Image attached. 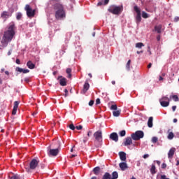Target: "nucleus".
I'll return each instance as SVG.
<instances>
[{
  "label": "nucleus",
  "mask_w": 179,
  "mask_h": 179,
  "mask_svg": "<svg viewBox=\"0 0 179 179\" xmlns=\"http://www.w3.org/2000/svg\"><path fill=\"white\" fill-rule=\"evenodd\" d=\"M27 66L29 69H34V68H36V65L34 64H33V62L31 61H28L27 62Z\"/></svg>",
  "instance_id": "aec40b11"
},
{
  "label": "nucleus",
  "mask_w": 179,
  "mask_h": 179,
  "mask_svg": "<svg viewBox=\"0 0 179 179\" xmlns=\"http://www.w3.org/2000/svg\"><path fill=\"white\" fill-rule=\"evenodd\" d=\"M15 71H16V72H20V73H23V69H22L20 67H16Z\"/></svg>",
  "instance_id": "c9c22d12"
},
{
  "label": "nucleus",
  "mask_w": 179,
  "mask_h": 179,
  "mask_svg": "<svg viewBox=\"0 0 179 179\" xmlns=\"http://www.w3.org/2000/svg\"><path fill=\"white\" fill-rule=\"evenodd\" d=\"M130 65H131V59L128 60L127 64H126V68L128 71L130 69Z\"/></svg>",
  "instance_id": "72a5a7b5"
},
{
  "label": "nucleus",
  "mask_w": 179,
  "mask_h": 179,
  "mask_svg": "<svg viewBox=\"0 0 179 179\" xmlns=\"http://www.w3.org/2000/svg\"><path fill=\"white\" fill-rule=\"evenodd\" d=\"M162 107H169L170 105V99L167 96H163L159 99Z\"/></svg>",
  "instance_id": "6e6552de"
},
{
  "label": "nucleus",
  "mask_w": 179,
  "mask_h": 179,
  "mask_svg": "<svg viewBox=\"0 0 179 179\" xmlns=\"http://www.w3.org/2000/svg\"><path fill=\"white\" fill-rule=\"evenodd\" d=\"M110 0H104V5H108Z\"/></svg>",
  "instance_id": "603ef678"
},
{
  "label": "nucleus",
  "mask_w": 179,
  "mask_h": 179,
  "mask_svg": "<svg viewBox=\"0 0 179 179\" xmlns=\"http://www.w3.org/2000/svg\"><path fill=\"white\" fill-rule=\"evenodd\" d=\"M159 80L160 81V80H163V77L162 76H159Z\"/></svg>",
  "instance_id": "052dcab7"
},
{
  "label": "nucleus",
  "mask_w": 179,
  "mask_h": 179,
  "mask_svg": "<svg viewBox=\"0 0 179 179\" xmlns=\"http://www.w3.org/2000/svg\"><path fill=\"white\" fill-rule=\"evenodd\" d=\"M119 167L122 170V171H125L127 169H128V164H127V162H122L119 164Z\"/></svg>",
  "instance_id": "dca6fc26"
},
{
  "label": "nucleus",
  "mask_w": 179,
  "mask_h": 179,
  "mask_svg": "<svg viewBox=\"0 0 179 179\" xmlns=\"http://www.w3.org/2000/svg\"><path fill=\"white\" fill-rule=\"evenodd\" d=\"M177 121H178V120H177V119H176V118H175V119H173V122H175V123H176V122H177Z\"/></svg>",
  "instance_id": "338daca9"
},
{
  "label": "nucleus",
  "mask_w": 179,
  "mask_h": 179,
  "mask_svg": "<svg viewBox=\"0 0 179 179\" xmlns=\"http://www.w3.org/2000/svg\"><path fill=\"white\" fill-rule=\"evenodd\" d=\"M118 178V172L114 171L112 173V178L110 179H117Z\"/></svg>",
  "instance_id": "c85d7f7f"
},
{
  "label": "nucleus",
  "mask_w": 179,
  "mask_h": 179,
  "mask_svg": "<svg viewBox=\"0 0 179 179\" xmlns=\"http://www.w3.org/2000/svg\"><path fill=\"white\" fill-rule=\"evenodd\" d=\"M24 10L27 13V17H29V19H32V17H34V16H36V9L31 8L30 5H25Z\"/></svg>",
  "instance_id": "39448f33"
},
{
  "label": "nucleus",
  "mask_w": 179,
  "mask_h": 179,
  "mask_svg": "<svg viewBox=\"0 0 179 179\" xmlns=\"http://www.w3.org/2000/svg\"><path fill=\"white\" fill-rule=\"evenodd\" d=\"M179 21V17H175L174 22H178Z\"/></svg>",
  "instance_id": "864d4df0"
},
{
  "label": "nucleus",
  "mask_w": 179,
  "mask_h": 179,
  "mask_svg": "<svg viewBox=\"0 0 179 179\" xmlns=\"http://www.w3.org/2000/svg\"><path fill=\"white\" fill-rule=\"evenodd\" d=\"M29 72H30V70H29V69H23V70H22V73H29Z\"/></svg>",
  "instance_id": "a19ab883"
},
{
  "label": "nucleus",
  "mask_w": 179,
  "mask_h": 179,
  "mask_svg": "<svg viewBox=\"0 0 179 179\" xmlns=\"http://www.w3.org/2000/svg\"><path fill=\"white\" fill-rule=\"evenodd\" d=\"M142 47H145V45L143 43H137L136 44V48H142Z\"/></svg>",
  "instance_id": "c756f323"
},
{
  "label": "nucleus",
  "mask_w": 179,
  "mask_h": 179,
  "mask_svg": "<svg viewBox=\"0 0 179 179\" xmlns=\"http://www.w3.org/2000/svg\"><path fill=\"white\" fill-rule=\"evenodd\" d=\"M76 129H78V131H80V129H82L83 127L82 125H79V126H76Z\"/></svg>",
  "instance_id": "79ce46f5"
},
{
  "label": "nucleus",
  "mask_w": 179,
  "mask_h": 179,
  "mask_svg": "<svg viewBox=\"0 0 179 179\" xmlns=\"http://www.w3.org/2000/svg\"><path fill=\"white\" fill-rule=\"evenodd\" d=\"M88 141H89V137L85 136L83 138V143H86V142H87Z\"/></svg>",
  "instance_id": "4c0bfd02"
},
{
  "label": "nucleus",
  "mask_w": 179,
  "mask_h": 179,
  "mask_svg": "<svg viewBox=\"0 0 179 179\" xmlns=\"http://www.w3.org/2000/svg\"><path fill=\"white\" fill-rule=\"evenodd\" d=\"M23 15H22V13H17L16 15L17 20H20L22 17Z\"/></svg>",
  "instance_id": "2f4dec72"
},
{
  "label": "nucleus",
  "mask_w": 179,
  "mask_h": 179,
  "mask_svg": "<svg viewBox=\"0 0 179 179\" xmlns=\"http://www.w3.org/2000/svg\"><path fill=\"white\" fill-rule=\"evenodd\" d=\"M94 137L95 138V141L99 142V143H101L103 142V132L101 130H99L94 134Z\"/></svg>",
  "instance_id": "0eeeda50"
},
{
  "label": "nucleus",
  "mask_w": 179,
  "mask_h": 179,
  "mask_svg": "<svg viewBox=\"0 0 179 179\" xmlns=\"http://www.w3.org/2000/svg\"><path fill=\"white\" fill-rule=\"evenodd\" d=\"M90 87V85L89 84V83L85 82L83 85V89L81 93H83V94H85L86 93V92H87V90H89Z\"/></svg>",
  "instance_id": "4468645a"
},
{
  "label": "nucleus",
  "mask_w": 179,
  "mask_h": 179,
  "mask_svg": "<svg viewBox=\"0 0 179 179\" xmlns=\"http://www.w3.org/2000/svg\"><path fill=\"white\" fill-rule=\"evenodd\" d=\"M101 5H103V3L101 1H99L98 3H97V6H101Z\"/></svg>",
  "instance_id": "5fc2aeb1"
},
{
  "label": "nucleus",
  "mask_w": 179,
  "mask_h": 179,
  "mask_svg": "<svg viewBox=\"0 0 179 179\" xmlns=\"http://www.w3.org/2000/svg\"><path fill=\"white\" fill-rule=\"evenodd\" d=\"M157 41H160V35H158L157 36Z\"/></svg>",
  "instance_id": "6e6d98bb"
},
{
  "label": "nucleus",
  "mask_w": 179,
  "mask_h": 179,
  "mask_svg": "<svg viewBox=\"0 0 179 179\" xmlns=\"http://www.w3.org/2000/svg\"><path fill=\"white\" fill-rule=\"evenodd\" d=\"M38 163H40V160L33 159L29 163L30 170H36L38 166Z\"/></svg>",
  "instance_id": "9b49d317"
},
{
  "label": "nucleus",
  "mask_w": 179,
  "mask_h": 179,
  "mask_svg": "<svg viewBox=\"0 0 179 179\" xmlns=\"http://www.w3.org/2000/svg\"><path fill=\"white\" fill-rule=\"evenodd\" d=\"M110 110H113V117H120L121 115V110L120 109L118 110V107L117 106V104H113L110 106Z\"/></svg>",
  "instance_id": "9d476101"
},
{
  "label": "nucleus",
  "mask_w": 179,
  "mask_h": 179,
  "mask_svg": "<svg viewBox=\"0 0 179 179\" xmlns=\"http://www.w3.org/2000/svg\"><path fill=\"white\" fill-rule=\"evenodd\" d=\"M134 9L136 13V22L137 23V24H139V23H141V21L142 20V17L141 16V9L138 8L137 6H135L134 7Z\"/></svg>",
  "instance_id": "1a4fd4ad"
},
{
  "label": "nucleus",
  "mask_w": 179,
  "mask_h": 179,
  "mask_svg": "<svg viewBox=\"0 0 179 179\" xmlns=\"http://www.w3.org/2000/svg\"><path fill=\"white\" fill-rule=\"evenodd\" d=\"M20 178L19 177L18 175H14L10 179H20Z\"/></svg>",
  "instance_id": "ea45409f"
},
{
  "label": "nucleus",
  "mask_w": 179,
  "mask_h": 179,
  "mask_svg": "<svg viewBox=\"0 0 179 179\" xmlns=\"http://www.w3.org/2000/svg\"><path fill=\"white\" fill-rule=\"evenodd\" d=\"M15 30H16L15 23H10L8 27V29L4 31V34L1 40V44L3 47H8V44L12 41L13 36L15 34Z\"/></svg>",
  "instance_id": "f257e3e1"
},
{
  "label": "nucleus",
  "mask_w": 179,
  "mask_h": 179,
  "mask_svg": "<svg viewBox=\"0 0 179 179\" xmlns=\"http://www.w3.org/2000/svg\"><path fill=\"white\" fill-rule=\"evenodd\" d=\"M66 73L68 74V78L69 79H71V78H72V69H71L70 68L66 69Z\"/></svg>",
  "instance_id": "cd10ccee"
},
{
  "label": "nucleus",
  "mask_w": 179,
  "mask_h": 179,
  "mask_svg": "<svg viewBox=\"0 0 179 179\" xmlns=\"http://www.w3.org/2000/svg\"><path fill=\"white\" fill-rule=\"evenodd\" d=\"M119 156L122 162H125L127 160V153H125L124 152H120Z\"/></svg>",
  "instance_id": "6ab92c4d"
},
{
  "label": "nucleus",
  "mask_w": 179,
  "mask_h": 179,
  "mask_svg": "<svg viewBox=\"0 0 179 179\" xmlns=\"http://www.w3.org/2000/svg\"><path fill=\"white\" fill-rule=\"evenodd\" d=\"M176 166H179V160H177Z\"/></svg>",
  "instance_id": "69168bd1"
},
{
  "label": "nucleus",
  "mask_w": 179,
  "mask_h": 179,
  "mask_svg": "<svg viewBox=\"0 0 179 179\" xmlns=\"http://www.w3.org/2000/svg\"><path fill=\"white\" fill-rule=\"evenodd\" d=\"M51 5H52L54 10H55V17L57 20L64 19L65 17V10L64 6L61 3V0H50Z\"/></svg>",
  "instance_id": "f03ea898"
},
{
  "label": "nucleus",
  "mask_w": 179,
  "mask_h": 179,
  "mask_svg": "<svg viewBox=\"0 0 179 179\" xmlns=\"http://www.w3.org/2000/svg\"><path fill=\"white\" fill-rule=\"evenodd\" d=\"M102 179H111V175L110 173L106 172L103 176Z\"/></svg>",
  "instance_id": "a878e982"
},
{
  "label": "nucleus",
  "mask_w": 179,
  "mask_h": 179,
  "mask_svg": "<svg viewBox=\"0 0 179 179\" xmlns=\"http://www.w3.org/2000/svg\"><path fill=\"white\" fill-rule=\"evenodd\" d=\"M94 171V174H95V176H99V174H100V167L99 166H96L93 169Z\"/></svg>",
  "instance_id": "b1692460"
},
{
  "label": "nucleus",
  "mask_w": 179,
  "mask_h": 179,
  "mask_svg": "<svg viewBox=\"0 0 179 179\" xmlns=\"http://www.w3.org/2000/svg\"><path fill=\"white\" fill-rule=\"evenodd\" d=\"M53 148H57L56 149H50L48 152L49 156H58L59 153V148H61V141L59 140H55L52 143Z\"/></svg>",
  "instance_id": "7ed1b4c3"
},
{
  "label": "nucleus",
  "mask_w": 179,
  "mask_h": 179,
  "mask_svg": "<svg viewBox=\"0 0 179 179\" xmlns=\"http://www.w3.org/2000/svg\"><path fill=\"white\" fill-rule=\"evenodd\" d=\"M57 71H54V72H53V75H54V76L57 75Z\"/></svg>",
  "instance_id": "774afa93"
},
{
  "label": "nucleus",
  "mask_w": 179,
  "mask_h": 179,
  "mask_svg": "<svg viewBox=\"0 0 179 179\" xmlns=\"http://www.w3.org/2000/svg\"><path fill=\"white\" fill-rule=\"evenodd\" d=\"M169 135L167 136L168 139H169V141H171V139H173L174 138V133H173L172 131H170V130L168 131Z\"/></svg>",
  "instance_id": "bb28decb"
},
{
  "label": "nucleus",
  "mask_w": 179,
  "mask_h": 179,
  "mask_svg": "<svg viewBox=\"0 0 179 179\" xmlns=\"http://www.w3.org/2000/svg\"><path fill=\"white\" fill-rule=\"evenodd\" d=\"M124 146H129V145H132V137H127L124 142Z\"/></svg>",
  "instance_id": "f3484780"
},
{
  "label": "nucleus",
  "mask_w": 179,
  "mask_h": 179,
  "mask_svg": "<svg viewBox=\"0 0 179 179\" xmlns=\"http://www.w3.org/2000/svg\"><path fill=\"white\" fill-rule=\"evenodd\" d=\"M60 86H66V78H62L59 80Z\"/></svg>",
  "instance_id": "5701e85b"
},
{
  "label": "nucleus",
  "mask_w": 179,
  "mask_h": 179,
  "mask_svg": "<svg viewBox=\"0 0 179 179\" xmlns=\"http://www.w3.org/2000/svg\"><path fill=\"white\" fill-rule=\"evenodd\" d=\"M94 104V101H93V100L90 101L89 106L90 107H92V106H93Z\"/></svg>",
  "instance_id": "37998d69"
},
{
  "label": "nucleus",
  "mask_w": 179,
  "mask_h": 179,
  "mask_svg": "<svg viewBox=\"0 0 179 179\" xmlns=\"http://www.w3.org/2000/svg\"><path fill=\"white\" fill-rule=\"evenodd\" d=\"M157 141H159V138H157V137H152V143H157Z\"/></svg>",
  "instance_id": "e433bc0d"
},
{
  "label": "nucleus",
  "mask_w": 179,
  "mask_h": 179,
  "mask_svg": "<svg viewBox=\"0 0 179 179\" xmlns=\"http://www.w3.org/2000/svg\"><path fill=\"white\" fill-rule=\"evenodd\" d=\"M150 173L151 174L154 175V174H156L157 171H156V166H155V164H152L151 166V168H150Z\"/></svg>",
  "instance_id": "393cba45"
},
{
  "label": "nucleus",
  "mask_w": 179,
  "mask_h": 179,
  "mask_svg": "<svg viewBox=\"0 0 179 179\" xmlns=\"http://www.w3.org/2000/svg\"><path fill=\"white\" fill-rule=\"evenodd\" d=\"M92 131H89L87 132V136H88V138H90V136H92Z\"/></svg>",
  "instance_id": "09e8293b"
},
{
  "label": "nucleus",
  "mask_w": 179,
  "mask_h": 179,
  "mask_svg": "<svg viewBox=\"0 0 179 179\" xmlns=\"http://www.w3.org/2000/svg\"><path fill=\"white\" fill-rule=\"evenodd\" d=\"M69 128H70V129H71V131H75V125H73V124H71L70 125H69Z\"/></svg>",
  "instance_id": "58836bf2"
},
{
  "label": "nucleus",
  "mask_w": 179,
  "mask_h": 179,
  "mask_svg": "<svg viewBox=\"0 0 179 179\" xmlns=\"http://www.w3.org/2000/svg\"><path fill=\"white\" fill-rule=\"evenodd\" d=\"M15 62L17 64V65H20V59H16Z\"/></svg>",
  "instance_id": "49530a36"
},
{
  "label": "nucleus",
  "mask_w": 179,
  "mask_h": 179,
  "mask_svg": "<svg viewBox=\"0 0 179 179\" xmlns=\"http://www.w3.org/2000/svg\"><path fill=\"white\" fill-rule=\"evenodd\" d=\"M143 157V159H148V157H149V155L145 154Z\"/></svg>",
  "instance_id": "8fccbe9b"
},
{
  "label": "nucleus",
  "mask_w": 179,
  "mask_h": 179,
  "mask_svg": "<svg viewBox=\"0 0 179 179\" xmlns=\"http://www.w3.org/2000/svg\"><path fill=\"white\" fill-rule=\"evenodd\" d=\"M171 99H172L175 101H179V98H178V96L177 95H173L171 96Z\"/></svg>",
  "instance_id": "473e14b6"
},
{
  "label": "nucleus",
  "mask_w": 179,
  "mask_h": 179,
  "mask_svg": "<svg viewBox=\"0 0 179 179\" xmlns=\"http://www.w3.org/2000/svg\"><path fill=\"white\" fill-rule=\"evenodd\" d=\"M18 107H19V101H15L14 102V106H13V111H12L13 115H16V113L17 111Z\"/></svg>",
  "instance_id": "ddd939ff"
},
{
  "label": "nucleus",
  "mask_w": 179,
  "mask_h": 179,
  "mask_svg": "<svg viewBox=\"0 0 179 179\" xmlns=\"http://www.w3.org/2000/svg\"><path fill=\"white\" fill-rule=\"evenodd\" d=\"M131 136L133 141H139L140 139H142L143 136H145V134L143 131L138 130L136 131L135 133L131 134Z\"/></svg>",
  "instance_id": "423d86ee"
},
{
  "label": "nucleus",
  "mask_w": 179,
  "mask_h": 179,
  "mask_svg": "<svg viewBox=\"0 0 179 179\" xmlns=\"http://www.w3.org/2000/svg\"><path fill=\"white\" fill-rule=\"evenodd\" d=\"M96 105H99V104H100V99H96Z\"/></svg>",
  "instance_id": "de8ad7c7"
},
{
  "label": "nucleus",
  "mask_w": 179,
  "mask_h": 179,
  "mask_svg": "<svg viewBox=\"0 0 179 179\" xmlns=\"http://www.w3.org/2000/svg\"><path fill=\"white\" fill-rule=\"evenodd\" d=\"M143 52V50L141 51H137V54H142Z\"/></svg>",
  "instance_id": "bf43d9fd"
},
{
  "label": "nucleus",
  "mask_w": 179,
  "mask_h": 179,
  "mask_svg": "<svg viewBox=\"0 0 179 179\" xmlns=\"http://www.w3.org/2000/svg\"><path fill=\"white\" fill-rule=\"evenodd\" d=\"M7 54L8 55H10L12 54V50L8 51Z\"/></svg>",
  "instance_id": "13d9d810"
},
{
  "label": "nucleus",
  "mask_w": 179,
  "mask_h": 179,
  "mask_svg": "<svg viewBox=\"0 0 179 179\" xmlns=\"http://www.w3.org/2000/svg\"><path fill=\"white\" fill-rule=\"evenodd\" d=\"M119 134L120 136H125V135L127 134V131H125V130H122L120 131Z\"/></svg>",
  "instance_id": "f704fd0d"
},
{
  "label": "nucleus",
  "mask_w": 179,
  "mask_h": 179,
  "mask_svg": "<svg viewBox=\"0 0 179 179\" xmlns=\"http://www.w3.org/2000/svg\"><path fill=\"white\" fill-rule=\"evenodd\" d=\"M142 17H143V19H148V17H149V15L148 14V13L143 11Z\"/></svg>",
  "instance_id": "7c9ffc66"
},
{
  "label": "nucleus",
  "mask_w": 179,
  "mask_h": 179,
  "mask_svg": "<svg viewBox=\"0 0 179 179\" xmlns=\"http://www.w3.org/2000/svg\"><path fill=\"white\" fill-rule=\"evenodd\" d=\"M174 153H176V148H171L168 152L169 159H173V156H174Z\"/></svg>",
  "instance_id": "a211bd4d"
},
{
  "label": "nucleus",
  "mask_w": 179,
  "mask_h": 179,
  "mask_svg": "<svg viewBox=\"0 0 179 179\" xmlns=\"http://www.w3.org/2000/svg\"><path fill=\"white\" fill-rule=\"evenodd\" d=\"M148 69L152 68V63H150V64L148 65Z\"/></svg>",
  "instance_id": "4d7b16f0"
},
{
  "label": "nucleus",
  "mask_w": 179,
  "mask_h": 179,
  "mask_svg": "<svg viewBox=\"0 0 179 179\" xmlns=\"http://www.w3.org/2000/svg\"><path fill=\"white\" fill-rule=\"evenodd\" d=\"M157 164H158V166H160V161H156Z\"/></svg>",
  "instance_id": "0e129e2a"
},
{
  "label": "nucleus",
  "mask_w": 179,
  "mask_h": 179,
  "mask_svg": "<svg viewBox=\"0 0 179 179\" xmlns=\"http://www.w3.org/2000/svg\"><path fill=\"white\" fill-rule=\"evenodd\" d=\"M176 109H177V106H172V110L173 111H176Z\"/></svg>",
  "instance_id": "3c124183"
},
{
  "label": "nucleus",
  "mask_w": 179,
  "mask_h": 179,
  "mask_svg": "<svg viewBox=\"0 0 179 179\" xmlns=\"http://www.w3.org/2000/svg\"><path fill=\"white\" fill-rule=\"evenodd\" d=\"M167 167V164L166 163H163L162 165V169H166Z\"/></svg>",
  "instance_id": "a18cd8bd"
},
{
  "label": "nucleus",
  "mask_w": 179,
  "mask_h": 179,
  "mask_svg": "<svg viewBox=\"0 0 179 179\" xmlns=\"http://www.w3.org/2000/svg\"><path fill=\"white\" fill-rule=\"evenodd\" d=\"M148 127L152 128L153 127V117H150L148 121Z\"/></svg>",
  "instance_id": "4be33fe9"
},
{
  "label": "nucleus",
  "mask_w": 179,
  "mask_h": 179,
  "mask_svg": "<svg viewBox=\"0 0 179 179\" xmlns=\"http://www.w3.org/2000/svg\"><path fill=\"white\" fill-rule=\"evenodd\" d=\"M122 6H110L108 10L110 12V13H113V15H120V13L122 12Z\"/></svg>",
  "instance_id": "20e7f679"
},
{
  "label": "nucleus",
  "mask_w": 179,
  "mask_h": 179,
  "mask_svg": "<svg viewBox=\"0 0 179 179\" xmlns=\"http://www.w3.org/2000/svg\"><path fill=\"white\" fill-rule=\"evenodd\" d=\"M162 27H163V26L162 24L156 25L155 27V31H157V33L160 34V33H162Z\"/></svg>",
  "instance_id": "412c9836"
},
{
  "label": "nucleus",
  "mask_w": 179,
  "mask_h": 179,
  "mask_svg": "<svg viewBox=\"0 0 179 179\" xmlns=\"http://www.w3.org/2000/svg\"><path fill=\"white\" fill-rule=\"evenodd\" d=\"M32 115L34 117L35 115H37V113H36V112H34L33 113H32Z\"/></svg>",
  "instance_id": "680f3d73"
},
{
  "label": "nucleus",
  "mask_w": 179,
  "mask_h": 179,
  "mask_svg": "<svg viewBox=\"0 0 179 179\" xmlns=\"http://www.w3.org/2000/svg\"><path fill=\"white\" fill-rule=\"evenodd\" d=\"M5 73H6L7 76H9V71H5Z\"/></svg>",
  "instance_id": "e2e57ef3"
},
{
  "label": "nucleus",
  "mask_w": 179,
  "mask_h": 179,
  "mask_svg": "<svg viewBox=\"0 0 179 179\" xmlns=\"http://www.w3.org/2000/svg\"><path fill=\"white\" fill-rule=\"evenodd\" d=\"M12 16V14L8 11H3L1 14V17L3 19L4 21H6L8 17H10Z\"/></svg>",
  "instance_id": "f8f14e48"
},
{
  "label": "nucleus",
  "mask_w": 179,
  "mask_h": 179,
  "mask_svg": "<svg viewBox=\"0 0 179 179\" xmlns=\"http://www.w3.org/2000/svg\"><path fill=\"white\" fill-rule=\"evenodd\" d=\"M64 93H65V94H64L65 97H68V95H69L68 90L65 89Z\"/></svg>",
  "instance_id": "c03bdc74"
},
{
  "label": "nucleus",
  "mask_w": 179,
  "mask_h": 179,
  "mask_svg": "<svg viewBox=\"0 0 179 179\" xmlns=\"http://www.w3.org/2000/svg\"><path fill=\"white\" fill-rule=\"evenodd\" d=\"M110 139L114 141L115 142H118V134L115 132L110 134Z\"/></svg>",
  "instance_id": "2eb2a0df"
}]
</instances>
